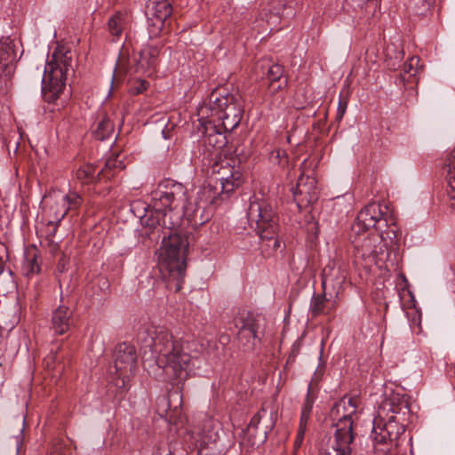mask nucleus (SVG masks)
<instances>
[{
  "label": "nucleus",
  "instance_id": "1",
  "mask_svg": "<svg viewBox=\"0 0 455 455\" xmlns=\"http://www.w3.org/2000/svg\"><path fill=\"white\" fill-rule=\"evenodd\" d=\"M138 339L144 349V357L148 348L156 366L166 377L174 382L168 387L169 398H183L184 381L188 376L192 355L189 344L181 338H175L166 328L148 326L138 334Z\"/></svg>",
  "mask_w": 455,
  "mask_h": 455
},
{
  "label": "nucleus",
  "instance_id": "2",
  "mask_svg": "<svg viewBox=\"0 0 455 455\" xmlns=\"http://www.w3.org/2000/svg\"><path fill=\"white\" fill-rule=\"evenodd\" d=\"M187 240L174 233L164 238L158 256V267L163 279L171 290L178 292L182 288L186 272L185 251Z\"/></svg>",
  "mask_w": 455,
  "mask_h": 455
},
{
  "label": "nucleus",
  "instance_id": "3",
  "mask_svg": "<svg viewBox=\"0 0 455 455\" xmlns=\"http://www.w3.org/2000/svg\"><path fill=\"white\" fill-rule=\"evenodd\" d=\"M187 196V188L181 183L170 179L161 181L152 191V206L164 212L163 225L167 229L172 230L180 225Z\"/></svg>",
  "mask_w": 455,
  "mask_h": 455
},
{
  "label": "nucleus",
  "instance_id": "4",
  "mask_svg": "<svg viewBox=\"0 0 455 455\" xmlns=\"http://www.w3.org/2000/svg\"><path fill=\"white\" fill-rule=\"evenodd\" d=\"M243 113V107L235 95L213 91L209 96L208 103L200 108L198 116L199 120L212 118L224 131L232 132L239 125Z\"/></svg>",
  "mask_w": 455,
  "mask_h": 455
},
{
  "label": "nucleus",
  "instance_id": "5",
  "mask_svg": "<svg viewBox=\"0 0 455 455\" xmlns=\"http://www.w3.org/2000/svg\"><path fill=\"white\" fill-rule=\"evenodd\" d=\"M72 68V52L63 45H58L44 68L42 82L45 101L53 102L66 87V81Z\"/></svg>",
  "mask_w": 455,
  "mask_h": 455
},
{
  "label": "nucleus",
  "instance_id": "6",
  "mask_svg": "<svg viewBox=\"0 0 455 455\" xmlns=\"http://www.w3.org/2000/svg\"><path fill=\"white\" fill-rule=\"evenodd\" d=\"M211 183L204 188L203 194L212 204L217 196H229L243 183V175L228 159L220 160L212 165Z\"/></svg>",
  "mask_w": 455,
  "mask_h": 455
},
{
  "label": "nucleus",
  "instance_id": "7",
  "mask_svg": "<svg viewBox=\"0 0 455 455\" xmlns=\"http://www.w3.org/2000/svg\"><path fill=\"white\" fill-rule=\"evenodd\" d=\"M247 216L250 226L260 239L274 240V247L279 246L275 238L279 230L278 217L267 201L253 196L250 201Z\"/></svg>",
  "mask_w": 455,
  "mask_h": 455
},
{
  "label": "nucleus",
  "instance_id": "8",
  "mask_svg": "<svg viewBox=\"0 0 455 455\" xmlns=\"http://www.w3.org/2000/svg\"><path fill=\"white\" fill-rule=\"evenodd\" d=\"M136 366L135 347L128 343L118 344L114 353V365L109 370L111 374L116 375L112 379L115 383L109 387V390L114 392L112 388L115 387L117 389L116 395H123L130 377L136 370Z\"/></svg>",
  "mask_w": 455,
  "mask_h": 455
},
{
  "label": "nucleus",
  "instance_id": "9",
  "mask_svg": "<svg viewBox=\"0 0 455 455\" xmlns=\"http://www.w3.org/2000/svg\"><path fill=\"white\" fill-rule=\"evenodd\" d=\"M357 400H347V405L351 410L347 414H344L336 423L334 433V442L331 450L325 452L324 455H351L352 444L355 440L354 423L352 414L355 412Z\"/></svg>",
  "mask_w": 455,
  "mask_h": 455
},
{
  "label": "nucleus",
  "instance_id": "10",
  "mask_svg": "<svg viewBox=\"0 0 455 455\" xmlns=\"http://www.w3.org/2000/svg\"><path fill=\"white\" fill-rule=\"evenodd\" d=\"M159 49L155 46H146L140 50L139 58L134 57L132 62L130 60L126 65L121 58L118 61V68L125 72L143 73L147 76H152L156 72L158 65Z\"/></svg>",
  "mask_w": 455,
  "mask_h": 455
},
{
  "label": "nucleus",
  "instance_id": "11",
  "mask_svg": "<svg viewBox=\"0 0 455 455\" xmlns=\"http://www.w3.org/2000/svg\"><path fill=\"white\" fill-rule=\"evenodd\" d=\"M214 428V420L205 415L199 424L193 426L188 432L189 441L192 443L190 448L196 450L197 455H203V451L209 443L216 442L218 433Z\"/></svg>",
  "mask_w": 455,
  "mask_h": 455
},
{
  "label": "nucleus",
  "instance_id": "12",
  "mask_svg": "<svg viewBox=\"0 0 455 455\" xmlns=\"http://www.w3.org/2000/svg\"><path fill=\"white\" fill-rule=\"evenodd\" d=\"M172 13V6L169 0H148L146 15L149 33L157 36L164 28L165 22Z\"/></svg>",
  "mask_w": 455,
  "mask_h": 455
},
{
  "label": "nucleus",
  "instance_id": "13",
  "mask_svg": "<svg viewBox=\"0 0 455 455\" xmlns=\"http://www.w3.org/2000/svg\"><path fill=\"white\" fill-rule=\"evenodd\" d=\"M388 226L387 212H384L379 204L372 202L361 210L353 228H358L357 232L368 230L371 228L382 232L383 228Z\"/></svg>",
  "mask_w": 455,
  "mask_h": 455
},
{
  "label": "nucleus",
  "instance_id": "14",
  "mask_svg": "<svg viewBox=\"0 0 455 455\" xmlns=\"http://www.w3.org/2000/svg\"><path fill=\"white\" fill-rule=\"evenodd\" d=\"M44 219L49 227H52V233H56L60 221L68 214L63 202L59 197V193H49L44 201Z\"/></svg>",
  "mask_w": 455,
  "mask_h": 455
},
{
  "label": "nucleus",
  "instance_id": "15",
  "mask_svg": "<svg viewBox=\"0 0 455 455\" xmlns=\"http://www.w3.org/2000/svg\"><path fill=\"white\" fill-rule=\"evenodd\" d=\"M156 411L170 424L182 427L188 421L183 409V400H156Z\"/></svg>",
  "mask_w": 455,
  "mask_h": 455
},
{
  "label": "nucleus",
  "instance_id": "16",
  "mask_svg": "<svg viewBox=\"0 0 455 455\" xmlns=\"http://www.w3.org/2000/svg\"><path fill=\"white\" fill-rule=\"evenodd\" d=\"M316 183L315 178L304 175L299 177L293 196L299 208L307 207L318 200L319 190Z\"/></svg>",
  "mask_w": 455,
  "mask_h": 455
},
{
  "label": "nucleus",
  "instance_id": "17",
  "mask_svg": "<svg viewBox=\"0 0 455 455\" xmlns=\"http://www.w3.org/2000/svg\"><path fill=\"white\" fill-rule=\"evenodd\" d=\"M409 411L408 400H382L378 407V418L379 421L396 424V416L405 415Z\"/></svg>",
  "mask_w": 455,
  "mask_h": 455
},
{
  "label": "nucleus",
  "instance_id": "18",
  "mask_svg": "<svg viewBox=\"0 0 455 455\" xmlns=\"http://www.w3.org/2000/svg\"><path fill=\"white\" fill-rule=\"evenodd\" d=\"M184 216H187L192 227L198 228L212 219V209L207 202H196L194 205H185Z\"/></svg>",
  "mask_w": 455,
  "mask_h": 455
},
{
  "label": "nucleus",
  "instance_id": "19",
  "mask_svg": "<svg viewBox=\"0 0 455 455\" xmlns=\"http://www.w3.org/2000/svg\"><path fill=\"white\" fill-rule=\"evenodd\" d=\"M14 43L10 37L0 41V78L10 77L14 71L16 53Z\"/></svg>",
  "mask_w": 455,
  "mask_h": 455
},
{
  "label": "nucleus",
  "instance_id": "20",
  "mask_svg": "<svg viewBox=\"0 0 455 455\" xmlns=\"http://www.w3.org/2000/svg\"><path fill=\"white\" fill-rule=\"evenodd\" d=\"M204 127L203 133L204 134L206 143L212 146L217 149L222 148L227 144V139L224 135L223 128L220 124H216L215 120H199Z\"/></svg>",
  "mask_w": 455,
  "mask_h": 455
},
{
  "label": "nucleus",
  "instance_id": "21",
  "mask_svg": "<svg viewBox=\"0 0 455 455\" xmlns=\"http://www.w3.org/2000/svg\"><path fill=\"white\" fill-rule=\"evenodd\" d=\"M400 427L389 421L377 423L373 427V439L377 443L387 444L388 442L396 440L399 435Z\"/></svg>",
  "mask_w": 455,
  "mask_h": 455
},
{
  "label": "nucleus",
  "instance_id": "22",
  "mask_svg": "<svg viewBox=\"0 0 455 455\" xmlns=\"http://www.w3.org/2000/svg\"><path fill=\"white\" fill-rule=\"evenodd\" d=\"M347 278V273L341 265L336 262L328 264L322 273V286L324 289L327 283L333 287H340Z\"/></svg>",
  "mask_w": 455,
  "mask_h": 455
},
{
  "label": "nucleus",
  "instance_id": "23",
  "mask_svg": "<svg viewBox=\"0 0 455 455\" xmlns=\"http://www.w3.org/2000/svg\"><path fill=\"white\" fill-rule=\"evenodd\" d=\"M72 311L65 306H60L52 314V325L56 334L66 333L73 323Z\"/></svg>",
  "mask_w": 455,
  "mask_h": 455
},
{
  "label": "nucleus",
  "instance_id": "24",
  "mask_svg": "<svg viewBox=\"0 0 455 455\" xmlns=\"http://www.w3.org/2000/svg\"><path fill=\"white\" fill-rule=\"evenodd\" d=\"M262 318L259 315L251 311L243 310L239 312L234 318V324L236 329H243L249 331H256L260 332V322Z\"/></svg>",
  "mask_w": 455,
  "mask_h": 455
},
{
  "label": "nucleus",
  "instance_id": "25",
  "mask_svg": "<svg viewBox=\"0 0 455 455\" xmlns=\"http://www.w3.org/2000/svg\"><path fill=\"white\" fill-rule=\"evenodd\" d=\"M43 364L44 369L52 374V378L55 379H60L67 368L64 356L60 354L59 350L51 351L44 358Z\"/></svg>",
  "mask_w": 455,
  "mask_h": 455
},
{
  "label": "nucleus",
  "instance_id": "26",
  "mask_svg": "<svg viewBox=\"0 0 455 455\" xmlns=\"http://www.w3.org/2000/svg\"><path fill=\"white\" fill-rule=\"evenodd\" d=\"M375 242L374 237L363 238L362 243L355 245V257L361 258L368 264L375 263L378 257V246Z\"/></svg>",
  "mask_w": 455,
  "mask_h": 455
},
{
  "label": "nucleus",
  "instance_id": "27",
  "mask_svg": "<svg viewBox=\"0 0 455 455\" xmlns=\"http://www.w3.org/2000/svg\"><path fill=\"white\" fill-rule=\"evenodd\" d=\"M270 408L271 411L276 412V408L274 405V400H265V402L262 404L261 410L258 411L251 419V421L247 427L246 434L250 438H252V445L254 444H259L261 443H264L267 439L266 433L260 438L257 441L256 440V431L258 428V426L261 419V412H265L267 409Z\"/></svg>",
  "mask_w": 455,
  "mask_h": 455
},
{
  "label": "nucleus",
  "instance_id": "28",
  "mask_svg": "<svg viewBox=\"0 0 455 455\" xmlns=\"http://www.w3.org/2000/svg\"><path fill=\"white\" fill-rule=\"evenodd\" d=\"M445 167L447 169V196L451 201L450 207L455 209V148L446 157Z\"/></svg>",
  "mask_w": 455,
  "mask_h": 455
},
{
  "label": "nucleus",
  "instance_id": "29",
  "mask_svg": "<svg viewBox=\"0 0 455 455\" xmlns=\"http://www.w3.org/2000/svg\"><path fill=\"white\" fill-rule=\"evenodd\" d=\"M151 207L152 208H145V213L140 217L141 226L148 228L149 232L154 231L159 227L166 228L163 225V215L164 212L157 210L152 205Z\"/></svg>",
  "mask_w": 455,
  "mask_h": 455
},
{
  "label": "nucleus",
  "instance_id": "30",
  "mask_svg": "<svg viewBox=\"0 0 455 455\" xmlns=\"http://www.w3.org/2000/svg\"><path fill=\"white\" fill-rule=\"evenodd\" d=\"M420 59L418 56H412L410 58L407 63L404 64L403 72L399 80L400 83L405 84H418L419 79L417 75L422 69V66H419Z\"/></svg>",
  "mask_w": 455,
  "mask_h": 455
},
{
  "label": "nucleus",
  "instance_id": "31",
  "mask_svg": "<svg viewBox=\"0 0 455 455\" xmlns=\"http://www.w3.org/2000/svg\"><path fill=\"white\" fill-rule=\"evenodd\" d=\"M76 179L83 185L95 184L104 180L98 176L97 166L92 164H82L75 172Z\"/></svg>",
  "mask_w": 455,
  "mask_h": 455
},
{
  "label": "nucleus",
  "instance_id": "32",
  "mask_svg": "<svg viewBox=\"0 0 455 455\" xmlns=\"http://www.w3.org/2000/svg\"><path fill=\"white\" fill-rule=\"evenodd\" d=\"M39 254L36 247L28 249L25 252V259L22 265L23 273L27 276L36 275L40 272Z\"/></svg>",
  "mask_w": 455,
  "mask_h": 455
},
{
  "label": "nucleus",
  "instance_id": "33",
  "mask_svg": "<svg viewBox=\"0 0 455 455\" xmlns=\"http://www.w3.org/2000/svg\"><path fill=\"white\" fill-rule=\"evenodd\" d=\"M120 155L112 156L108 157L105 163L104 167L98 171V176L104 180H110L117 172L124 169L123 161L119 159Z\"/></svg>",
  "mask_w": 455,
  "mask_h": 455
},
{
  "label": "nucleus",
  "instance_id": "34",
  "mask_svg": "<svg viewBox=\"0 0 455 455\" xmlns=\"http://www.w3.org/2000/svg\"><path fill=\"white\" fill-rule=\"evenodd\" d=\"M385 63L389 69H396L403 59V52L400 46L391 43L388 44L384 51Z\"/></svg>",
  "mask_w": 455,
  "mask_h": 455
},
{
  "label": "nucleus",
  "instance_id": "35",
  "mask_svg": "<svg viewBox=\"0 0 455 455\" xmlns=\"http://www.w3.org/2000/svg\"><path fill=\"white\" fill-rule=\"evenodd\" d=\"M236 336L240 345L246 349H253L256 343H260L261 340L259 332H256V331L237 329Z\"/></svg>",
  "mask_w": 455,
  "mask_h": 455
},
{
  "label": "nucleus",
  "instance_id": "36",
  "mask_svg": "<svg viewBox=\"0 0 455 455\" xmlns=\"http://www.w3.org/2000/svg\"><path fill=\"white\" fill-rule=\"evenodd\" d=\"M114 132V124L106 116L98 122L96 128L92 132L93 137L98 140L108 139Z\"/></svg>",
  "mask_w": 455,
  "mask_h": 455
},
{
  "label": "nucleus",
  "instance_id": "37",
  "mask_svg": "<svg viewBox=\"0 0 455 455\" xmlns=\"http://www.w3.org/2000/svg\"><path fill=\"white\" fill-rule=\"evenodd\" d=\"M59 197L63 202L67 212H76L84 204L83 196L73 190H68L65 195L59 193Z\"/></svg>",
  "mask_w": 455,
  "mask_h": 455
},
{
  "label": "nucleus",
  "instance_id": "38",
  "mask_svg": "<svg viewBox=\"0 0 455 455\" xmlns=\"http://www.w3.org/2000/svg\"><path fill=\"white\" fill-rule=\"evenodd\" d=\"M125 24L126 15L121 12H118L111 16L108 20V31L113 36L119 38L123 30L124 29Z\"/></svg>",
  "mask_w": 455,
  "mask_h": 455
},
{
  "label": "nucleus",
  "instance_id": "39",
  "mask_svg": "<svg viewBox=\"0 0 455 455\" xmlns=\"http://www.w3.org/2000/svg\"><path fill=\"white\" fill-rule=\"evenodd\" d=\"M288 84V79H281L280 81L272 82L267 84V92L266 96H269L271 98V102L274 103L275 100H283V96L280 94Z\"/></svg>",
  "mask_w": 455,
  "mask_h": 455
},
{
  "label": "nucleus",
  "instance_id": "40",
  "mask_svg": "<svg viewBox=\"0 0 455 455\" xmlns=\"http://www.w3.org/2000/svg\"><path fill=\"white\" fill-rule=\"evenodd\" d=\"M286 79L284 76L283 67L279 64H273L267 68V70L263 77L264 84Z\"/></svg>",
  "mask_w": 455,
  "mask_h": 455
},
{
  "label": "nucleus",
  "instance_id": "41",
  "mask_svg": "<svg viewBox=\"0 0 455 455\" xmlns=\"http://www.w3.org/2000/svg\"><path fill=\"white\" fill-rule=\"evenodd\" d=\"M327 301L325 294L314 295L310 303V313L313 317L324 314L325 302Z\"/></svg>",
  "mask_w": 455,
  "mask_h": 455
},
{
  "label": "nucleus",
  "instance_id": "42",
  "mask_svg": "<svg viewBox=\"0 0 455 455\" xmlns=\"http://www.w3.org/2000/svg\"><path fill=\"white\" fill-rule=\"evenodd\" d=\"M435 0H412V9L417 15H426Z\"/></svg>",
  "mask_w": 455,
  "mask_h": 455
},
{
  "label": "nucleus",
  "instance_id": "43",
  "mask_svg": "<svg viewBox=\"0 0 455 455\" xmlns=\"http://www.w3.org/2000/svg\"><path fill=\"white\" fill-rule=\"evenodd\" d=\"M148 83L144 80L138 81L137 84L132 85L130 89L132 94L139 95L145 92L148 88Z\"/></svg>",
  "mask_w": 455,
  "mask_h": 455
},
{
  "label": "nucleus",
  "instance_id": "44",
  "mask_svg": "<svg viewBox=\"0 0 455 455\" xmlns=\"http://www.w3.org/2000/svg\"><path fill=\"white\" fill-rule=\"evenodd\" d=\"M347 108V100H339L337 108V115H336V120L341 121Z\"/></svg>",
  "mask_w": 455,
  "mask_h": 455
},
{
  "label": "nucleus",
  "instance_id": "45",
  "mask_svg": "<svg viewBox=\"0 0 455 455\" xmlns=\"http://www.w3.org/2000/svg\"><path fill=\"white\" fill-rule=\"evenodd\" d=\"M306 429H302V427H299L296 435V439L294 441V449L298 450L300 448L304 436H305Z\"/></svg>",
  "mask_w": 455,
  "mask_h": 455
},
{
  "label": "nucleus",
  "instance_id": "46",
  "mask_svg": "<svg viewBox=\"0 0 455 455\" xmlns=\"http://www.w3.org/2000/svg\"><path fill=\"white\" fill-rule=\"evenodd\" d=\"M313 408V400H307L302 407L301 413L310 415Z\"/></svg>",
  "mask_w": 455,
  "mask_h": 455
},
{
  "label": "nucleus",
  "instance_id": "47",
  "mask_svg": "<svg viewBox=\"0 0 455 455\" xmlns=\"http://www.w3.org/2000/svg\"><path fill=\"white\" fill-rule=\"evenodd\" d=\"M63 446L64 444L61 440L55 441L52 444V452L56 453L57 455H60Z\"/></svg>",
  "mask_w": 455,
  "mask_h": 455
},
{
  "label": "nucleus",
  "instance_id": "48",
  "mask_svg": "<svg viewBox=\"0 0 455 455\" xmlns=\"http://www.w3.org/2000/svg\"><path fill=\"white\" fill-rule=\"evenodd\" d=\"M309 417H310V415L301 413L299 427H302V429H306Z\"/></svg>",
  "mask_w": 455,
  "mask_h": 455
},
{
  "label": "nucleus",
  "instance_id": "49",
  "mask_svg": "<svg viewBox=\"0 0 455 455\" xmlns=\"http://www.w3.org/2000/svg\"><path fill=\"white\" fill-rule=\"evenodd\" d=\"M68 262V259L65 257H62L57 265L58 271L60 273L64 272Z\"/></svg>",
  "mask_w": 455,
  "mask_h": 455
},
{
  "label": "nucleus",
  "instance_id": "50",
  "mask_svg": "<svg viewBox=\"0 0 455 455\" xmlns=\"http://www.w3.org/2000/svg\"><path fill=\"white\" fill-rule=\"evenodd\" d=\"M340 407H342L343 409H346V400H343V399H340L339 400L335 405H334V408L335 410H337V411H339Z\"/></svg>",
  "mask_w": 455,
  "mask_h": 455
},
{
  "label": "nucleus",
  "instance_id": "51",
  "mask_svg": "<svg viewBox=\"0 0 455 455\" xmlns=\"http://www.w3.org/2000/svg\"><path fill=\"white\" fill-rule=\"evenodd\" d=\"M47 228H48V229H49V230H48V233H47V236H48V237L54 236L55 233H52V227H49V226L47 225Z\"/></svg>",
  "mask_w": 455,
  "mask_h": 455
}]
</instances>
